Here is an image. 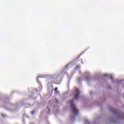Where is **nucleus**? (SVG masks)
<instances>
[{"label":"nucleus","mask_w":124,"mask_h":124,"mask_svg":"<svg viewBox=\"0 0 124 124\" xmlns=\"http://www.w3.org/2000/svg\"><path fill=\"white\" fill-rule=\"evenodd\" d=\"M71 106L73 109V113L75 114V115H77L79 113V110L77 109L76 106L74 104L73 101H71Z\"/></svg>","instance_id":"nucleus-1"},{"label":"nucleus","mask_w":124,"mask_h":124,"mask_svg":"<svg viewBox=\"0 0 124 124\" xmlns=\"http://www.w3.org/2000/svg\"><path fill=\"white\" fill-rule=\"evenodd\" d=\"M79 94H80V91H79V89L76 88L75 94V97L76 99H78V97H79Z\"/></svg>","instance_id":"nucleus-2"},{"label":"nucleus","mask_w":124,"mask_h":124,"mask_svg":"<svg viewBox=\"0 0 124 124\" xmlns=\"http://www.w3.org/2000/svg\"><path fill=\"white\" fill-rule=\"evenodd\" d=\"M84 123L85 124H90V121H89L88 119H85L84 120Z\"/></svg>","instance_id":"nucleus-3"},{"label":"nucleus","mask_w":124,"mask_h":124,"mask_svg":"<svg viewBox=\"0 0 124 124\" xmlns=\"http://www.w3.org/2000/svg\"><path fill=\"white\" fill-rule=\"evenodd\" d=\"M1 115L2 116V117H6V115H5V114L3 113H1Z\"/></svg>","instance_id":"nucleus-4"},{"label":"nucleus","mask_w":124,"mask_h":124,"mask_svg":"<svg viewBox=\"0 0 124 124\" xmlns=\"http://www.w3.org/2000/svg\"><path fill=\"white\" fill-rule=\"evenodd\" d=\"M35 113V111L33 110V111L31 112V114L32 115H33V114H34Z\"/></svg>","instance_id":"nucleus-5"},{"label":"nucleus","mask_w":124,"mask_h":124,"mask_svg":"<svg viewBox=\"0 0 124 124\" xmlns=\"http://www.w3.org/2000/svg\"><path fill=\"white\" fill-rule=\"evenodd\" d=\"M55 92H57L58 91V88H56L54 90Z\"/></svg>","instance_id":"nucleus-6"},{"label":"nucleus","mask_w":124,"mask_h":124,"mask_svg":"<svg viewBox=\"0 0 124 124\" xmlns=\"http://www.w3.org/2000/svg\"><path fill=\"white\" fill-rule=\"evenodd\" d=\"M55 101H56V102H58V99H55Z\"/></svg>","instance_id":"nucleus-7"},{"label":"nucleus","mask_w":124,"mask_h":124,"mask_svg":"<svg viewBox=\"0 0 124 124\" xmlns=\"http://www.w3.org/2000/svg\"><path fill=\"white\" fill-rule=\"evenodd\" d=\"M110 77L111 79H112V78H113V76H110Z\"/></svg>","instance_id":"nucleus-8"},{"label":"nucleus","mask_w":124,"mask_h":124,"mask_svg":"<svg viewBox=\"0 0 124 124\" xmlns=\"http://www.w3.org/2000/svg\"><path fill=\"white\" fill-rule=\"evenodd\" d=\"M37 82H38V79H37Z\"/></svg>","instance_id":"nucleus-9"}]
</instances>
